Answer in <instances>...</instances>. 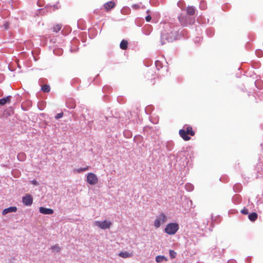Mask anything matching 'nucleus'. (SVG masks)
Segmentation results:
<instances>
[{"mask_svg": "<svg viewBox=\"0 0 263 263\" xmlns=\"http://www.w3.org/2000/svg\"><path fill=\"white\" fill-rule=\"evenodd\" d=\"M228 263H230V261H228Z\"/></svg>", "mask_w": 263, "mask_h": 263, "instance_id": "28", "label": "nucleus"}, {"mask_svg": "<svg viewBox=\"0 0 263 263\" xmlns=\"http://www.w3.org/2000/svg\"><path fill=\"white\" fill-rule=\"evenodd\" d=\"M11 96H7L5 98H3L0 99V105H4L6 103H9L10 102Z\"/></svg>", "mask_w": 263, "mask_h": 263, "instance_id": "11", "label": "nucleus"}, {"mask_svg": "<svg viewBox=\"0 0 263 263\" xmlns=\"http://www.w3.org/2000/svg\"><path fill=\"white\" fill-rule=\"evenodd\" d=\"M111 224L112 223L110 221H108L106 220H104L103 221H97L95 222V226L99 227L102 229L109 228Z\"/></svg>", "mask_w": 263, "mask_h": 263, "instance_id": "4", "label": "nucleus"}, {"mask_svg": "<svg viewBox=\"0 0 263 263\" xmlns=\"http://www.w3.org/2000/svg\"><path fill=\"white\" fill-rule=\"evenodd\" d=\"M63 112L59 113L56 115L55 118L57 119H58L61 118L62 117H63Z\"/></svg>", "mask_w": 263, "mask_h": 263, "instance_id": "23", "label": "nucleus"}, {"mask_svg": "<svg viewBox=\"0 0 263 263\" xmlns=\"http://www.w3.org/2000/svg\"><path fill=\"white\" fill-rule=\"evenodd\" d=\"M241 213L244 215H247L249 214V211L247 209L243 208L242 210H241Z\"/></svg>", "mask_w": 263, "mask_h": 263, "instance_id": "22", "label": "nucleus"}, {"mask_svg": "<svg viewBox=\"0 0 263 263\" xmlns=\"http://www.w3.org/2000/svg\"><path fill=\"white\" fill-rule=\"evenodd\" d=\"M42 90L44 92H49L50 90V86L47 84H44L42 87Z\"/></svg>", "mask_w": 263, "mask_h": 263, "instance_id": "17", "label": "nucleus"}, {"mask_svg": "<svg viewBox=\"0 0 263 263\" xmlns=\"http://www.w3.org/2000/svg\"><path fill=\"white\" fill-rule=\"evenodd\" d=\"M31 183L35 185L38 184L37 181L36 180H33L31 181Z\"/></svg>", "mask_w": 263, "mask_h": 263, "instance_id": "26", "label": "nucleus"}, {"mask_svg": "<svg viewBox=\"0 0 263 263\" xmlns=\"http://www.w3.org/2000/svg\"><path fill=\"white\" fill-rule=\"evenodd\" d=\"M62 25L61 24H59L54 25L52 27L51 30H52L53 32L57 33L60 30H61V29H62Z\"/></svg>", "mask_w": 263, "mask_h": 263, "instance_id": "13", "label": "nucleus"}, {"mask_svg": "<svg viewBox=\"0 0 263 263\" xmlns=\"http://www.w3.org/2000/svg\"><path fill=\"white\" fill-rule=\"evenodd\" d=\"M119 256L122 258H126L132 256V254L128 252H122L119 253Z\"/></svg>", "mask_w": 263, "mask_h": 263, "instance_id": "15", "label": "nucleus"}, {"mask_svg": "<svg viewBox=\"0 0 263 263\" xmlns=\"http://www.w3.org/2000/svg\"><path fill=\"white\" fill-rule=\"evenodd\" d=\"M5 27L6 29H8V24H6L5 25Z\"/></svg>", "mask_w": 263, "mask_h": 263, "instance_id": "27", "label": "nucleus"}, {"mask_svg": "<svg viewBox=\"0 0 263 263\" xmlns=\"http://www.w3.org/2000/svg\"><path fill=\"white\" fill-rule=\"evenodd\" d=\"M152 19V17L150 15H148L145 17V20L147 22H149Z\"/></svg>", "mask_w": 263, "mask_h": 263, "instance_id": "24", "label": "nucleus"}, {"mask_svg": "<svg viewBox=\"0 0 263 263\" xmlns=\"http://www.w3.org/2000/svg\"><path fill=\"white\" fill-rule=\"evenodd\" d=\"M39 211L41 213L46 215H50L53 213V210L52 209L44 207L40 208Z\"/></svg>", "mask_w": 263, "mask_h": 263, "instance_id": "8", "label": "nucleus"}, {"mask_svg": "<svg viewBox=\"0 0 263 263\" xmlns=\"http://www.w3.org/2000/svg\"><path fill=\"white\" fill-rule=\"evenodd\" d=\"M133 8L135 9H139L140 8V6L136 4V5H134L133 6Z\"/></svg>", "mask_w": 263, "mask_h": 263, "instance_id": "25", "label": "nucleus"}, {"mask_svg": "<svg viewBox=\"0 0 263 263\" xmlns=\"http://www.w3.org/2000/svg\"><path fill=\"white\" fill-rule=\"evenodd\" d=\"M166 220V216L164 213H161L155 219L154 225L156 228H158L161 224L165 223Z\"/></svg>", "mask_w": 263, "mask_h": 263, "instance_id": "3", "label": "nucleus"}, {"mask_svg": "<svg viewBox=\"0 0 263 263\" xmlns=\"http://www.w3.org/2000/svg\"><path fill=\"white\" fill-rule=\"evenodd\" d=\"M128 42L126 40H123L120 44V47L123 50H126L127 48Z\"/></svg>", "mask_w": 263, "mask_h": 263, "instance_id": "12", "label": "nucleus"}, {"mask_svg": "<svg viewBox=\"0 0 263 263\" xmlns=\"http://www.w3.org/2000/svg\"><path fill=\"white\" fill-rule=\"evenodd\" d=\"M116 4L113 1H109L104 5V7L106 11H109L111 9L114 8Z\"/></svg>", "mask_w": 263, "mask_h": 263, "instance_id": "9", "label": "nucleus"}, {"mask_svg": "<svg viewBox=\"0 0 263 263\" xmlns=\"http://www.w3.org/2000/svg\"><path fill=\"white\" fill-rule=\"evenodd\" d=\"M172 36L170 33H163L161 36V44H164L166 42H169L172 41Z\"/></svg>", "mask_w": 263, "mask_h": 263, "instance_id": "6", "label": "nucleus"}, {"mask_svg": "<svg viewBox=\"0 0 263 263\" xmlns=\"http://www.w3.org/2000/svg\"><path fill=\"white\" fill-rule=\"evenodd\" d=\"M87 181L91 185H95L98 182V179L95 174L90 173L87 175Z\"/></svg>", "mask_w": 263, "mask_h": 263, "instance_id": "5", "label": "nucleus"}, {"mask_svg": "<svg viewBox=\"0 0 263 263\" xmlns=\"http://www.w3.org/2000/svg\"><path fill=\"white\" fill-rule=\"evenodd\" d=\"M22 201L25 205L30 206L32 204L33 198L30 195L27 194L23 197Z\"/></svg>", "mask_w": 263, "mask_h": 263, "instance_id": "7", "label": "nucleus"}, {"mask_svg": "<svg viewBox=\"0 0 263 263\" xmlns=\"http://www.w3.org/2000/svg\"><path fill=\"white\" fill-rule=\"evenodd\" d=\"M257 213L253 212L249 215V219L252 221H254L257 219Z\"/></svg>", "mask_w": 263, "mask_h": 263, "instance_id": "16", "label": "nucleus"}, {"mask_svg": "<svg viewBox=\"0 0 263 263\" xmlns=\"http://www.w3.org/2000/svg\"><path fill=\"white\" fill-rule=\"evenodd\" d=\"M16 211L17 208L16 206H10L4 209L2 211V214L5 215L8 213L15 212Z\"/></svg>", "mask_w": 263, "mask_h": 263, "instance_id": "10", "label": "nucleus"}, {"mask_svg": "<svg viewBox=\"0 0 263 263\" xmlns=\"http://www.w3.org/2000/svg\"><path fill=\"white\" fill-rule=\"evenodd\" d=\"M183 127V129L179 130V134L184 141H189L191 139L189 135L194 136L195 134V132L191 126L184 125Z\"/></svg>", "mask_w": 263, "mask_h": 263, "instance_id": "1", "label": "nucleus"}, {"mask_svg": "<svg viewBox=\"0 0 263 263\" xmlns=\"http://www.w3.org/2000/svg\"><path fill=\"white\" fill-rule=\"evenodd\" d=\"M164 260H166V258L164 257V256H157L156 257V261L157 262H162Z\"/></svg>", "mask_w": 263, "mask_h": 263, "instance_id": "19", "label": "nucleus"}, {"mask_svg": "<svg viewBox=\"0 0 263 263\" xmlns=\"http://www.w3.org/2000/svg\"><path fill=\"white\" fill-rule=\"evenodd\" d=\"M51 249L56 252H59L61 250V248L58 245H55L51 247Z\"/></svg>", "mask_w": 263, "mask_h": 263, "instance_id": "18", "label": "nucleus"}, {"mask_svg": "<svg viewBox=\"0 0 263 263\" xmlns=\"http://www.w3.org/2000/svg\"><path fill=\"white\" fill-rule=\"evenodd\" d=\"M89 166H86L85 167L80 168L79 169H78V170H76V171L78 173H81L82 172L86 171L89 170Z\"/></svg>", "mask_w": 263, "mask_h": 263, "instance_id": "20", "label": "nucleus"}, {"mask_svg": "<svg viewBox=\"0 0 263 263\" xmlns=\"http://www.w3.org/2000/svg\"><path fill=\"white\" fill-rule=\"evenodd\" d=\"M186 12L189 15H193L195 14V9L193 6H188L186 8Z\"/></svg>", "mask_w": 263, "mask_h": 263, "instance_id": "14", "label": "nucleus"}, {"mask_svg": "<svg viewBox=\"0 0 263 263\" xmlns=\"http://www.w3.org/2000/svg\"><path fill=\"white\" fill-rule=\"evenodd\" d=\"M176 253L173 250H170V256L171 258H174L176 257Z\"/></svg>", "mask_w": 263, "mask_h": 263, "instance_id": "21", "label": "nucleus"}, {"mask_svg": "<svg viewBox=\"0 0 263 263\" xmlns=\"http://www.w3.org/2000/svg\"><path fill=\"white\" fill-rule=\"evenodd\" d=\"M179 226L177 223H170L166 225L165 232L169 235H173L178 230Z\"/></svg>", "mask_w": 263, "mask_h": 263, "instance_id": "2", "label": "nucleus"}]
</instances>
